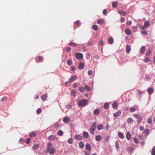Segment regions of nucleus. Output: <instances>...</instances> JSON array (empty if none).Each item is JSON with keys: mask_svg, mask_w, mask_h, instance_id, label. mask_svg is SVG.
<instances>
[{"mask_svg": "<svg viewBox=\"0 0 155 155\" xmlns=\"http://www.w3.org/2000/svg\"><path fill=\"white\" fill-rule=\"evenodd\" d=\"M150 25V22L149 21H146L144 23V25L145 27L147 28Z\"/></svg>", "mask_w": 155, "mask_h": 155, "instance_id": "nucleus-26", "label": "nucleus"}, {"mask_svg": "<svg viewBox=\"0 0 155 155\" xmlns=\"http://www.w3.org/2000/svg\"><path fill=\"white\" fill-rule=\"evenodd\" d=\"M88 103L86 99L80 101L78 103V106L79 107H84Z\"/></svg>", "mask_w": 155, "mask_h": 155, "instance_id": "nucleus-2", "label": "nucleus"}, {"mask_svg": "<svg viewBox=\"0 0 155 155\" xmlns=\"http://www.w3.org/2000/svg\"><path fill=\"white\" fill-rule=\"evenodd\" d=\"M84 88L83 87H80L79 89V90L81 92H84Z\"/></svg>", "mask_w": 155, "mask_h": 155, "instance_id": "nucleus-50", "label": "nucleus"}, {"mask_svg": "<svg viewBox=\"0 0 155 155\" xmlns=\"http://www.w3.org/2000/svg\"><path fill=\"white\" fill-rule=\"evenodd\" d=\"M150 58H146L144 59V61L145 62H148L150 61Z\"/></svg>", "mask_w": 155, "mask_h": 155, "instance_id": "nucleus-54", "label": "nucleus"}, {"mask_svg": "<svg viewBox=\"0 0 155 155\" xmlns=\"http://www.w3.org/2000/svg\"><path fill=\"white\" fill-rule=\"evenodd\" d=\"M77 76L76 75H74L72 76L71 78L69 79V82L70 83L71 82L73 81H74L77 79Z\"/></svg>", "mask_w": 155, "mask_h": 155, "instance_id": "nucleus-10", "label": "nucleus"}, {"mask_svg": "<svg viewBox=\"0 0 155 155\" xmlns=\"http://www.w3.org/2000/svg\"><path fill=\"white\" fill-rule=\"evenodd\" d=\"M152 53V51L150 49L148 50L146 53V55L147 56H149Z\"/></svg>", "mask_w": 155, "mask_h": 155, "instance_id": "nucleus-31", "label": "nucleus"}, {"mask_svg": "<svg viewBox=\"0 0 155 155\" xmlns=\"http://www.w3.org/2000/svg\"><path fill=\"white\" fill-rule=\"evenodd\" d=\"M84 67V64L83 63H80L79 65V68L80 69H82Z\"/></svg>", "mask_w": 155, "mask_h": 155, "instance_id": "nucleus-29", "label": "nucleus"}, {"mask_svg": "<svg viewBox=\"0 0 155 155\" xmlns=\"http://www.w3.org/2000/svg\"><path fill=\"white\" fill-rule=\"evenodd\" d=\"M86 148L87 150H91V147L90 145L88 143H87L86 146Z\"/></svg>", "mask_w": 155, "mask_h": 155, "instance_id": "nucleus-21", "label": "nucleus"}, {"mask_svg": "<svg viewBox=\"0 0 155 155\" xmlns=\"http://www.w3.org/2000/svg\"><path fill=\"white\" fill-rule=\"evenodd\" d=\"M39 147V145L38 143L35 144L33 147L32 148L34 150H35L37 149Z\"/></svg>", "mask_w": 155, "mask_h": 155, "instance_id": "nucleus-23", "label": "nucleus"}, {"mask_svg": "<svg viewBox=\"0 0 155 155\" xmlns=\"http://www.w3.org/2000/svg\"><path fill=\"white\" fill-rule=\"evenodd\" d=\"M125 33L127 35H130L131 34V31L130 30L127 29L125 31Z\"/></svg>", "mask_w": 155, "mask_h": 155, "instance_id": "nucleus-18", "label": "nucleus"}, {"mask_svg": "<svg viewBox=\"0 0 155 155\" xmlns=\"http://www.w3.org/2000/svg\"><path fill=\"white\" fill-rule=\"evenodd\" d=\"M104 127L102 124H99L97 125V128L98 130H100L103 128Z\"/></svg>", "mask_w": 155, "mask_h": 155, "instance_id": "nucleus-25", "label": "nucleus"}, {"mask_svg": "<svg viewBox=\"0 0 155 155\" xmlns=\"http://www.w3.org/2000/svg\"><path fill=\"white\" fill-rule=\"evenodd\" d=\"M75 56L76 58L78 59H81L83 57V54L79 52L76 53Z\"/></svg>", "mask_w": 155, "mask_h": 155, "instance_id": "nucleus-3", "label": "nucleus"}, {"mask_svg": "<svg viewBox=\"0 0 155 155\" xmlns=\"http://www.w3.org/2000/svg\"><path fill=\"white\" fill-rule=\"evenodd\" d=\"M127 24L128 26L132 24V22L130 21H128L127 22Z\"/></svg>", "mask_w": 155, "mask_h": 155, "instance_id": "nucleus-59", "label": "nucleus"}, {"mask_svg": "<svg viewBox=\"0 0 155 155\" xmlns=\"http://www.w3.org/2000/svg\"><path fill=\"white\" fill-rule=\"evenodd\" d=\"M79 147L81 148H83L84 146V144L82 142H80L79 143Z\"/></svg>", "mask_w": 155, "mask_h": 155, "instance_id": "nucleus-41", "label": "nucleus"}, {"mask_svg": "<svg viewBox=\"0 0 155 155\" xmlns=\"http://www.w3.org/2000/svg\"><path fill=\"white\" fill-rule=\"evenodd\" d=\"M56 137L55 135H52L49 136L48 137V140L50 141H52L56 139Z\"/></svg>", "mask_w": 155, "mask_h": 155, "instance_id": "nucleus-6", "label": "nucleus"}, {"mask_svg": "<svg viewBox=\"0 0 155 155\" xmlns=\"http://www.w3.org/2000/svg\"><path fill=\"white\" fill-rule=\"evenodd\" d=\"M121 114V111L119 110L114 114V116L115 117H117L119 116Z\"/></svg>", "mask_w": 155, "mask_h": 155, "instance_id": "nucleus-5", "label": "nucleus"}, {"mask_svg": "<svg viewBox=\"0 0 155 155\" xmlns=\"http://www.w3.org/2000/svg\"><path fill=\"white\" fill-rule=\"evenodd\" d=\"M54 126L55 128H58L60 126V125L58 123H56L54 124Z\"/></svg>", "mask_w": 155, "mask_h": 155, "instance_id": "nucleus-48", "label": "nucleus"}, {"mask_svg": "<svg viewBox=\"0 0 155 155\" xmlns=\"http://www.w3.org/2000/svg\"><path fill=\"white\" fill-rule=\"evenodd\" d=\"M93 73V71L92 70H89L87 73L90 76H91L92 75Z\"/></svg>", "mask_w": 155, "mask_h": 155, "instance_id": "nucleus-56", "label": "nucleus"}, {"mask_svg": "<svg viewBox=\"0 0 155 155\" xmlns=\"http://www.w3.org/2000/svg\"><path fill=\"white\" fill-rule=\"evenodd\" d=\"M119 13L120 15H122L125 16V15H127V13H126V12H125L124 11L119 10Z\"/></svg>", "mask_w": 155, "mask_h": 155, "instance_id": "nucleus-20", "label": "nucleus"}, {"mask_svg": "<svg viewBox=\"0 0 155 155\" xmlns=\"http://www.w3.org/2000/svg\"><path fill=\"white\" fill-rule=\"evenodd\" d=\"M49 152L50 154H53L55 152V149L54 148H52L51 149Z\"/></svg>", "mask_w": 155, "mask_h": 155, "instance_id": "nucleus-14", "label": "nucleus"}, {"mask_svg": "<svg viewBox=\"0 0 155 155\" xmlns=\"http://www.w3.org/2000/svg\"><path fill=\"white\" fill-rule=\"evenodd\" d=\"M147 91L149 94H151L153 93L154 89L153 88L150 87L148 89Z\"/></svg>", "mask_w": 155, "mask_h": 155, "instance_id": "nucleus-13", "label": "nucleus"}, {"mask_svg": "<svg viewBox=\"0 0 155 155\" xmlns=\"http://www.w3.org/2000/svg\"><path fill=\"white\" fill-rule=\"evenodd\" d=\"M83 137L85 138H87L89 137V134L88 132H85L83 134Z\"/></svg>", "mask_w": 155, "mask_h": 155, "instance_id": "nucleus-19", "label": "nucleus"}, {"mask_svg": "<svg viewBox=\"0 0 155 155\" xmlns=\"http://www.w3.org/2000/svg\"><path fill=\"white\" fill-rule=\"evenodd\" d=\"M102 139V137L100 135H98L95 137V140L97 141H100Z\"/></svg>", "mask_w": 155, "mask_h": 155, "instance_id": "nucleus-15", "label": "nucleus"}, {"mask_svg": "<svg viewBox=\"0 0 155 155\" xmlns=\"http://www.w3.org/2000/svg\"><path fill=\"white\" fill-rule=\"evenodd\" d=\"M96 128V123H94L92 125V127L89 130V131L91 134L93 135L94 134V131Z\"/></svg>", "mask_w": 155, "mask_h": 155, "instance_id": "nucleus-1", "label": "nucleus"}, {"mask_svg": "<svg viewBox=\"0 0 155 155\" xmlns=\"http://www.w3.org/2000/svg\"><path fill=\"white\" fill-rule=\"evenodd\" d=\"M152 122V119L151 117H150L148 119V123L149 124H151Z\"/></svg>", "mask_w": 155, "mask_h": 155, "instance_id": "nucleus-44", "label": "nucleus"}, {"mask_svg": "<svg viewBox=\"0 0 155 155\" xmlns=\"http://www.w3.org/2000/svg\"><path fill=\"white\" fill-rule=\"evenodd\" d=\"M117 3L116 2H114L112 3V6L114 8H115L117 7Z\"/></svg>", "mask_w": 155, "mask_h": 155, "instance_id": "nucleus-39", "label": "nucleus"}, {"mask_svg": "<svg viewBox=\"0 0 155 155\" xmlns=\"http://www.w3.org/2000/svg\"><path fill=\"white\" fill-rule=\"evenodd\" d=\"M38 62H41L43 60V58L42 57V56H38Z\"/></svg>", "mask_w": 155, "mask_h": 155, "instance_id": "nucleus-30", "label": "nucleus"}, {"mask_svg": "<svg viewBox=\"0 0 155 155\" xmlns=\"http://www.w3.org/2000/svg\"><path fill=\"white\" fill-rule=\"evenodd\" d=\"M47 95L46 94H44L42 95L41 97L42 100L43 101H45L47 98Z\"/></svg>", "mask_w": 155, "mask_h": 155, "instance_id": "nucleus-38", "label": "nucleus"}, {"mask_svg": "<svg viewBox=\"0 0 155 155\" xmlns=\"http://www.w3.org/2000/svg\"><path fill=\"white\" fill-rule=\"evenodd\" d=\"M71 94L74 96H75L76 92L73 90L72 91Z\"/></svg>", "mask_w": 155, "mask_h": 155, "instance_id": "nucleus-55", "label": "nucleus"}, {"mask_svg": "<svg viewBox=\"0 0 155 155\" xmlns=\"http://www.w3.org/2000/svg\"><path fill=\"white\" fill-rule=\"evenodd\" d=\"M133 148L131 147H129L127 149V151L128 152H131L132 151Z\"/></svg>", "mask_w": 155, "mask_h": 155, "instance_id": "nucleus-49", "label": "nucleus"}, {"mask_svg": "<svg viewBox=\"0 0 155 155\" xmlns=\"http://www.w3.org/2000/svg\"><path fill=\"white\" fill-rule=\"evenodd\" d=\"M118 106L117 103L116 102L114 103L113 104V107L114 109H117Z\"/></svg>", "mask_w": 155, "mask_h": 155, "instance_id": "nucleus-28", "label": "nucleus"}, {"mask_svg": "<svg viewBox=\"0 0 155 155\" xmlns=\"http://www.w3.org/2000/svg\"><path fill=\"white\" fill-rule=\"evenodd\" d=\"M109 107V104L108 103H105L104 105V107L105 109H107Z\"/></svg>", "mask_w": 155, "mask_h": 155, "instance_id": "nucleus-37", "label": "nucleus"}, {"mask_svg": "<svg viewBox=\"0 0 155 155\" xmlns=\"http://www.w3.org/2000/svg\"><path fill=\"white\" fill-rule=\"evenodd\" d=\"M107 9H105L103 11V14L104 15L106 14L107 13Z\"/></svg>", "mask_w": 155, "mask_h": 155, "instance_id": "nucleus-64", "label": "nucleus"}, {"mask_svg": "<svg viewBox=\"0 0 155 155\" xmlns=\"http://www.w3.org/2000/svg\"><path fill=\"white\" fill-rule=\"evenodd\" d=\"M152 151L151 153L152 155H155V146L153 147L152 148Z\"/></svg>", "mask_w": 155, "mask_h": 155, "instance_id": "nucleus-36", "label": "nucleus"}, {"mask_svg": "<svg viewBox=\"0 0 155 155\" xmlns=\"http://www.w3.org/2000/svg\"><path fill=\"white\" fill-rule=\"evenodd\" d=\"M108 41L110 44H112L114 42V40L112 38H110L108 39Z\"/></svg>", "mask_w": 155, "mask_h": 155, "instance_id": "nucleus-33", "label": "nucleus"}, {"mask_svg": "<svg viewBox=\"0 0 155 155\" xmlns=\"http://www.w3.org/2000/svg\"><path fill=\"white\" fill-rule=\"evenodd\" d=\"M131 134L129 132H127L126 135V137L127 140H129L131 138Z\"/></svg>", "mask_w": 155, "mask_h": 155, "instance_id": "nucleus-9", "label": "nucleus"}, {"mask_svg": "<svg viewBox=\"0 0 155 155\" xmlns=\"http://www.w3.org/2000/svg\"><path fill=\"white\" fill-rule=\"evenodd\" d=\"M134 121L133 119L131 117L129 118L127 120V122L129 124L130 123Z\"/></svg>", "mask_w": 155, "mask_h": 155, "instance_id": "nucleus-35", "label": "nucleus"}, {"mask_svg": "<svg viewBox=\"0 0 155 155\" xmlns=\"http://www.w3.org/2000/svg\"><path fill=\"white\" fill-rule=\"evenodd\" d=\"M126 52L127 54H129L131 50V48L130 45H128L127 46L126 48Z\"/></svg>", "mask_w": 155, "mask_h": 155, "instance_id": "nucleus-8", "label": "nucleus"}, {"mask_svg": "<svg viewBox=\"0 0 155 155\" xmlns=\"http://www.w3.org/2000/svg\"><path fill=\"white\" fill-rule=\"evenodd\" d=\"M97 23L100 24H102L103 23V21L101 19L98 20L97 21Z\"/></svg>", "mask_w": 155, "mask_h": 155, "instance_id": "nucleus-46", "label": "nucleus"}, {"mask_svg": "<svg viewBox=\"0 0 155 155\" xmlns=\"http://www.w3.org/2000/svg\"><path fill=\"white\" fill-rule=\"evenodd\" d=\"M118 136L121 139H123L124 137V136L123 133L121 132H119L118 133Z\"/></svg>", "mask_w": 155, "mask_h": 155, "instance_id": "nucleus-17", "label": "nucleus"}, {"mask_svg": "<svg viewBox=\"0 0 155 155\" xmlns=\"http://www.w3.org/2000/svg\"><path fill=\"white\" fill-rule=\"evenodd\" d=\"M150 133V131L148 129H146L143 132L144 135L147 137Z\"/></svg>", "mask_w": 155, "mask_h": 155, "instance_id": "nucleus-12", "label": "nucleus"}, {"mask_svg": "<svg viewBox=\"0 0 155 155\" xmlns=\"http://www.w3.org/2000/svg\"><path fill=\"white\" fill-rule=\"evenodd\" d=\"M41 108L38 109L36 111L37 113L38 114H40L41 112Z\"/></svg>", "mask_w": 155, "mask_h": 155, "instance_id": "nucleus-53", "label": "nucleus"}, {"mask_svg": "<svg viewBox=\"0 0 155 155\" xmlns=\"http://www.w3.org/2000/svg\"><path fill=\"white\" fill-rule=\"evenodd\" d=\"M30 141H31V139L30 138H28L26 142V144H28L30 143Z\"/></svg>", "mask_w": 155, "mask_h": 155, "instance_id": "nucleus-60", "label": "nucleus"}, {"mask_svg": "<svg viewBox=\"0 0 155 155\" xmlns=\"http://www.w3.org/2000/svg\"><path fill=\"white\" fill-rule=\"evenodd\" d=\"M136 110L134 107H132L130 109V111L131 112H134Z\"/></svg>", "mask_w": 155, "mask_h": 155, "instance_id": "nucleus-52", "label": "nucleus"}, {"mask_svg": "<svg viewBox=\"0 0 155 155\" xmlns=\"http://www.w3.org/2000/svg\"><path fill=\"white\" fill-rule=\"evenodd\" d=\"M146 50L145 47L144 46H142L140 49V52L141 54L144 53Z\"/></svg>", "mask_w": 155, "mask_h": 155, "instance_id": "nucleus-11", "label": "nucleus"}, {"mask_svg": "<svg viewBox=\"0 0 155 155\" xmlns=\"http://www.w3.org/2000/svg\"><path fill=\"white\" fill-rule=\"evenodd\" d=\"M116 147L117 149H118L119 148V144L117 141L116 142Z\"/></svg>", "mask_w": 155, "mask_h": 155, "instance_id": "nucleus-47", "label": "nucleus"}, {"mask_svg": "<svg viewBox=\"0 0 155 155\" xmlns=\"http://www.w3.org/2000/svg\"><path fill=\"white\" fill-rule=\"evenodd\" d=\"M69 45L72 47H76L77 46V45L74 42L71 41L69 43Z\"/></svg>", "mask_w": 155, "mask_h": 155, "instance_id": "nucleus-22", "label": "nucleus"}, {"mask_svg": "<svg viewBox=\"0 0 155 155\" xmlns=\"http://www.w3.org/2000/svg\"><path fill=\"white\" fill-rule=\"evenodd\" d=\"M142 92L141 91L139 90H137V95H140L142 94Z\"/></svg>", "mask_w": 155, "mask_h": 155, "instance_id": "nucleus-62", "label": "nucleus"}, {"mask_svg": "<svg viewBox=\"0 0 155 155\" xmlns=\"http://www.w3.org/2000/svg\"><path fill=\"white\" fill-rule=\"evenodd\" d=\"M72 61L71 60H67V64L69 65H71L72 64Z\"/></svg>", "mask_w": 155, "mask_h": 155, "instance_id": "nucleus-43", "label": "nucleus"}, {"mask_svg": "<svg viewBox=\"0 0 155 155\" xmlns=\"http://www.w3.org/2000/svg\"><path fill=\"white\" fill-rule=\"evenodd\" d=\"M58 134L59 136H61L63 135L64 133L62 130H59L58 131Z\"/></svg>", "mask_w": 155, "mask_h": 155, "instance_id": "nucleus-40", "label": "nucleus"}, {"mask_svg": "<svg viewBox=\"0 0 155 155\" xmlns=\"http://www.w3.org/2000/svg\"><path fill=\"white\" fill-rule=\"evenodd\" d=\"M71 70L73 71H74L76 70V67L74 66H72L71 68Z\"/></svg>", "mask_w": 155, "mask_h": 155, "instance_id": "nucleus-45", "label": "nucleus"}, {"mask_svg": "<svg viewBox=\"0 0 155 155\" xmlns=\"http://www.w3.org/2000/svg\"><path fill=\"white\" fill-rule=\"evenodd\" d=\"M36 134L35 132H32L29 134V136L31 137H34L35 136Z\"/></svg>", "mask_w": 155, "mask_h": 155, "instance_id": "nucleus-32", "label": "nucleus"}, {"mask_svg": "<svg viewBox=\"0 0 155 155\" xmlns=\"http://www.w3.org/2000/svg\"><path fill=\"white\" fill-rule=\"evenodd\" d=\"M143 137V136L142 135H140L139 136V138L140 139L142 140Z\"/></svg>", "mask_w": 155, "mask_h": 155, "instance_id": "nucleus-63", "label": "nucleus"}, {"mask_svg": "<svg viewBox=\"0 0 155 155\" xmlns=\"http://www.w3.org/2000/svg\"><path fill=\"white\" fill-rule=\"evenodd\" d=\"M93 29L97 31L98 29V27L97 25H94L92 26Z\"/></svg>", "mask_w": 155, "mask_h": 155, "instance_id": "nucleus-34", "label": "nucleus"}, {"mask_svg": "<svg viewBox=\"0 0 155 155\" xmlns=\"http://www.w3.org/2000/svg\"><path fill=\"white\" fill-rule=\"evenodd\" d=\"M134 116L137 119H139V118H140V117H141L139 116V115L138 114H134Z\"/></svg>", "mask_w": 155, "mask_h": 155, "instance_id": "nucleus-51", "label": "nucleus"}, {"mask_svg": "<svg viewBox=\"0 0 155 155\" xmlns=\"http://www.w3.org/2000/svg\"><path fill=\"white\" fill-rule=\"evenodd\" d=\"M8 98H7V97H3L2 99H1V101H6L7 100Z\"/></svg>", "mask_w": 155, "mask_h": 155, "instance_id": "nucleus-58", "label": "nucleus"}, {"mask_svg": "<svg viewBox=\"0 0 155 155\" xmlns=\"http://www.w3.org/2000/svg\"><path fill=\"white\" fill-rule=\"evenodd\" d=\"M100 112V110L98 109H95L94 111V115H96L99 114Z\"/></svg>", "mask_w": 155, "mask_h": 155, "instance_id": "nucleus-24", "label": "nucleus"}, {"mask_svg": "<svg viewBox=\"0 0 155 155\" xmlns=\"http://www.w3.org/2000/svg\"><path fill=\"white\" fill-rule=\"evenodd\" d=\"M65 50L66 52H69L71 51V48L70 47H67L66 48Z\"/></svg>", "mask_w": 155, "mask_h": 155, "instance_id": "nucleus-42", "label": "nucleus"}, {"mask_svg": "<svg viewBox=\"0 0 155 155\" xmlns=\"http://www.w3.org/2000/svg\"><path fill=\"white\" fill-rule=\"evenodd\" d=\"M52 146V144L51 143V142H49L47 146V148L46 149V152L47 153H48L49 152L51 148V147Z\"/></svg>", "mask_w": 155, "mask_h": 155, "instance_id": "nucleus-4", "label": "nucleus"}, {"mask_svg": "<svg viewBox=\"0 0 155 155\" xmlns=\"http://www.w3.org/2000/svg\"><path fill=\"white\" fill-rule=\"evenodd\" d=\"M134 142L136 143H138L139 142V140H138V139L137 138H134Z\"/></svg>", "mask_w": 155, "mask_h": 155, "instance_id": "nucleus-57", "label": "nucleus"}, {"mask_svg": "<svg viewBox=\"0 0 155 155\" xmlns=\"http://www.w3.org/2000/svg\"><path fill=\"white\" fill-rule=\"evenodd\" d=\"M63 120L64 122L68 123L70 121V119L68 117H64Z\"/></svg>", "mask_w": 155, "mask_h": 155, "instance_id": "nucleus-16", "label": "nucleus"}, {"mask_svg": "<svg viewBox=\"0 0 155 155\" xmlns=\"http://www.w3.org/2000/svg\"><path fill=\"white\" fill-rule=\"evenodd\" d=\"M75 139L78 140H81L82 137V136L78 134H76L75 136Z\"/></svg>", "mask_w": 155, "mask_h": 155, "instance_id": "nucleus-7", "label": "nucleus"}, {"mask_svg": "<svg viewBox=\"0 0 155 155\" xmlns=\"http://www.w3.org/2000/svg\"><path fill=\"white\" fill-rule=\"evenodd\" d=\"M84 88L85 90L87 91H89L91 90V88L90 86L88 85H85L84 87Z\"/></svg>", "mask_w": 155, "mask_h": 155, "instance_id": "nucleus-27", "label": "nucleus"}, {"mask_svg": "<svg viewBox=\"0 0 155 155\" xmlns=\"http://www.w3.org/2000/svg\"><path fill=\"white\" fill-rule=\"evenodd\" d=\"M73 142V140L71 138L69 139L68 140V142L69 144H71Z\"/></svg>", "mask_w": 155, "mask_h": 155, "instance_id": "nucleus-61", "label": "nucleus"}]
</instances>
